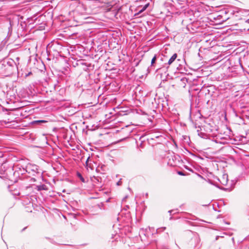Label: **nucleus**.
Here are the masks:
<instances>
[{
  "mask_svg": "<svg viewBox=\"0 0 249 249\" xmlns=\"http://www.w3.org/2000/svg\"><path fill=\"white\" fill-rule=\"evenodd\" d=\"M33 179H34L35 181L36 180V179H35V178H32Z\"/></svg>",
  "mask_w": 249,
  "mask_h": 249,
  "instance_id": "nucleus-37",
  "label": "nucleus"
},
{
  "mask_svg": "<svg viewBox=\"0 0 249 249\" xmlns=\"http://www.w3.org/2000/svg\"><path fill=\"white\" fill-rule=\"evenodd\" d=\"M36 188L38 191L46 190L47 187L45 184H41L36 186Z\"/></svg>",
  "mask_w": 249,
  "mask_h": 249,
  "instance_id": "nucleus-11",
  "label": "nucleus"
},
{
  "mask_svg": "<svg viewBox=\"0 0 249 249\" xmlns=\"http://www.w3.org/2000/svg\"><path fill=\"white\" fill-rule=\"evenodd\" d=\"M162 136L160 135V136H155V138H156V139H159L160 138V137H161Z\"/></svg>",
  "mask_w": 249,
  "mask_h": 249,
  "instance_id": "nucleus-27",
  "label": "nucleus"
},
{
  "mask_svg": "<svg viewBox=\"0 0 249 249\" xmlns=\"http://www.w3.org/2000/svg\"><path fill=\"white\" fill-rule=\"evenodd\" d=\"M198 132V135L200 136L201 138L203 139H206L207 137V135L205 133L202 132H198V130H197Z\"/></svg>",
  "mask_w": 249,
  "mask_h": 249,
  "instance_id": "nucleus-15",
  "label": "nucleus"
},
{
  "mask_svg": "<svg viewBox=\"0 0 249 249\" xmlns=\"http://www.w3.org/2000/svg\"><path fill=\"white\" fill-rule=\"evenodd\" d=\"M216 187L218 188L219 189L222 190H224V191H231V189L230 188H224V187H220V186H219L218 185H215L214 184Z\"/></svg>",
  "mask_w": 249,
  "mask_h": 249,
  "instance_id": "nucleus-17",
  "label": "nucleus"
},
{
  "mask_svg": "<svg viewBox=\"0 0 249 249\" xmlns=\"http://www.w3.org/2000/svg\"><path fill=\"white\" fill-rule=\"evenodd\" d=\"M19 169L21 172V175L27 173L30 175L33 176L37 175L40 177H42V172L41 170L39 169V167L36 164L28 163L27 164L25 168H22V170H21L20 168Z\"/></svg>",
  "mask_w": 249,
  "mask_h": 249,
  "instance_id": "nucleus-1",
  "label": "nucleus"
},
{
  "mask_svg": "<svg viewBox=\"0 0 249 249\" xmlns=\"http://www.w3.org/2000/svg\"><path fill=\"white\" fill-rule=\"evenodd\" d=\"M122 183V179H120L117 182L116 185L118 186L121 185Z\"/></svg>",
  "mask_w": 249,
  "mask_h": 249,
  "instance_id": "nucleus-23",
  "label": "nucleus"
},
{
  "mask_svg": "<svg viewBox=\"0 0 249 249\" xmlns=\"http://www.w3.org/2000/svg\"><path fill=\"white\" fill-rule=\"evenodd\" d=\"M149 6V3H146L142 8L141 9H140L139 11V13H142L145 11L148 7Z\"/></svg>",
  "mask_w": 249,
  "mask_h": 249,
  "instance_id": "nucleus-16",
  "label": "nucleus"
},
{
  "mask_svg": "<svg viewBox=\"0 0 249 249\" xmlns=\"http://www.w3.org/2000/svg\"><path fill=\"white\" fill-rule=\"evenodd\" d=\"M197 158H199V159H201V160H203V158H201L200 156H197Z\"/></svg>",
  "mask_w": 249,
  "mask_h": 249,
  "instance_id": "nucleus-33",
  "label": "nucleus"
},
{
  "mask_svg": "<svg viewBox=\"0 0 249 249\" xmlns=\"http://www.w3.org/2000/svg\"><path fill=\"white\" fill-rule=\"evenodd\" d=\"M219 238V236H216L215 237V240H217L218 239V238Z\"/></svg>",
  "mask_w": 249,
  "mask_h": 249,
  "instance_id": "nucleus-32",
  "label": "nucleus"
},
{
  "mask_svg": "<svg viewBox=\"0 0 249 249\" xmlns=\"http://www.w3.org/2000/svg\"><path fill=\"white\" fill-rule=\"evenodd\" d=\"M177 57H178V54L176 53H175L172 55V56L169 59H168L167 58V64L168 68L169 67V66L170 65H171L176 60V59L177 58Z\"/></svg>",
  "mask_w": 249,
  "mask_h": 249,
  "instance_id": "nucleus-7",
  "label": "nucleus"
},
{
  "mask_svg": "<svg viewBox=\"0 0 249 249\" xmlns=\"http://www.w3.org/2000/svg\"><path fill=\"white\" fill-rule=\"evenodd\" d=\"M27 227H24L23 229H22L21 231V232H23L26 229H27Z\"/></svg>",
  "mask_w": 249,
  "mask_h": 249,
  "instance_id": "nucleus-26",
  "label": "nucleus"
},
{
  "mask_svg": "<svg viewBox=\"0 0 249 249\" xmlns=\"http://www.w3.org/2000/svg\"><path fill=\"white\" fill-rule=\"evenodd\" d=\"M102 181V178L99 177H94L93 182L94 183L98 184L101 183Z\"/></svg>",
  "mask_w": 249,
  "mask_h": 249,
  "instance_id": "nucleus-10",
  "label": "nucleus"
},
{
  "mask_svg": "<svg viewBox=\"0 0 249 249\" xmlns=\"http://www.w3.org/2000/svg\"><path fill=\"white\" fill-rule=\"evenodd\" d=\"M226 223L227 224H229V223H228V222H226Z\"/></svg>",
  "mask_w": 249,
  "mask_h": 249,
  "instance_id": "nucleus-38",
  "label": "nucleus"
},
{
  "mask_svg": "<svg viewBox=\"0 0 249 249\" xmlns=\"http://www.w3.org/2000/svg\"><path fill=\"white\" fill-rule=\"evenodd\" d=\"M9 110H10V109L5 108L4 107H3V106H2L0 105V111H1L2 112H6V111H8Z\"/></svg>",
  "mask_w": 249,
  "mask_h": 249,
  "instance_id": "nucleus-18",
  "label": "nucleus"
},
{
  "mask_svg": "<svg viewBox=\"0 0 249 249\" xmlns=\"http://www.w3.org/2000/svg\"><path fill=\"white\" fill-rule=\"evenodd\" d=\"M184 168L187 169V170L190 171V172H193V170L192 169H191V168H190L189 167H188V166L187 165H184Z\"/></svg>",
  "mask_w": 249,
  "mask_h": 249,
  "instance_id": "nucleus-20",
  "label": "nucleus"
},
{
  "mask_svg": "<svg viewBox=\"0 0 249 249\" xmlns=\"http://www.w3.org/2000/svg\"><path fill=\"white\" fill-rule=\"evenodd\" d=\"M47 121L44 120H36L32 122V124H41L42 123H46Z\"/></svg>",
  "mask_w": 249,
  "mask_h": 249,
  "instance_id": "nucleus-13",
  "label": "nucleus"
},
{
  "mask_svg": "<svg viewBox=\"0 0 249 249\" xmlns=\"http://www.w3.org/2000/svg\"><path fill=\"white\" fill-rule=\"evenodd\" d=\"M45 238H46V239L49 240V241H50L51 243H53V244H54V243H55V242H54V241L52 239H51V238H49V237H45Z\"/></svg>",
  "mask_w": 249,
  "mask_h": 249,
  "instance_id": "nucleus-22",
  "label": "nucleus"
},
{
  "mask_svg": "<svg viewBox=\"0 0 249 249\" xmlns=\"http://www.w3.org/2000/svg\"><path fill=\"white\" fill-rule=\"evenodd\" d=\"M76 65L80 66H85L83 68V70L85 71H87L89 69L88 68L91 66V64L90 63L85 62L81 60L78 61L76 63Z\"/></svg>",
  "mask_w": 249,
  "mask_h": 249,
  "instance_id": "nucleus-6",
  "label": "nucleus"
},
{
  "mask_svg": "<svg viewBox=\"0 0 249 249\" xmlns=\"http://www.w3.org/2000/svg\"><path fill=\"white\" fill-rule=\"evenodd\" d=\"M166 229V227H162L160 229H159L157 230V232H158L159 230H161V231H164Z\"/></svg>",
  "mask_w": 249,
  "mask_h": 249,
  "instance_id": "nucleus-25",
  "label": "nucleus"
},
{
  "mask_svg": "<svg viewBox=\"0 0 249 249\" xmlns=\"http://www.w3.org/2000/svg\"><path fill=\"white\" fill-rule=\"evenodd\" d=\"M9 24H10V26L8 27V34H7V36H9V37H10L11 36L12 33V22L10 20L9 21Z\"/></svg>",
  "mask_w": 249,
  "mask_h": 249,
  "instance_id": "nucleus-12",
  "label": "nucleus"
},
{
  "mask_svg": "<svg viewBox=\"0 0 249 249\" xmlns=\"http://www.w3.org/2000/svg\"><path fill=\"white\" fill-rule=\"evenodd\" d=\"M177 174L180 176H185L186 174L182 171H178L177 172Z\"/></svg>",
  "mask_w": 249,
  "mask_h": 249,
  "instance_id": "nucleus-19",
  "label": "nucleus"
},
{
  "mask_svg": "<svg viewBox=\"0 0 249 249\" xmlns=\"http://www.w3.org/2000/svg\"><path fill=\"white\" fill-rule=\"evenodd\" d=\"M154 139H155L154 138H152L151 140H154Z\"/></svg>",
  "mask_w": 249,
  "mask_h": 249,
  "instance_id": "nucleus-36",
  "label": "nucleus"
},
{
  "mask_svg": "<svg viewBox=\"0 0 249 249\" xmlns=\"http://www.w3.org/2000/svg\"><path fill=\"white\" fill-rule=\"evenodd\" d=\"M246 23L249 24V18L245 21Z\"/></svg>",
  "mask_w": 249,
  "mask_h": 249,
  "instance_id": "nucleus-31",
  "label": "nucleus"
},
{
  "mask_svg": "<svg viewBox=\"0 0 249 249\" xmlns=\"http://www.w3.org/2000/svg\"><path fill=\"white\" fill-rule=\"evenodd\" d=\"M76 175H77V177L80 179V180L82 182H84V183L86 182V180H85V178H83V177L82 176V175H81V174L80 173L77 172Z\"/></svg>",
  "mask_w": 249,
  "mask_h": 249,
  "instance_id": "nucleus-14",
  "label": "nucleus"
},
{
  "mask_svg": "<svg viewBox=\"0 0 249 249\" xmlns=\"http://www.w3.org/2000/svg\"><path fill=\"white\" fill-rule=\"evenodd\" d=\"M167 58V57L165 55L158 54V65H159V67H163L168 68ZM158 69H160V68Z\"/></svg>",
  "mask_w": 249,
  "mask_h": 249,
  "instance_id": "nucleus-3",
  "label": "nucleus"
},
{
  "mask_svg": "<svg viewBox=\"0 0 249 249\" xmlns=\"http://www.w3.org/2000/svg\"><path fill=\"white\" fill-rule=\"evenodd\" d=\"M189 153H190V155H191L193 157H196V155H195V154H193V153H191V152H189Z\"/></svg>",
  "mask_w": 249,
  "mask_h": 249,
  "instance_id": "nucleus-28",
  "label": "nucleus"
},
{
  "mask_svg": "<svg viewBox=\"0 0 249 249\" xmlns=\"http://www.w3.org/2000/svg\"><path fill=\"white\" fill-rule=\"evenodd\" d=\"M31 74H32V72H29L28 74H26L25 76L27 77V76H29V75H30Z\"/></svg>",
  "mask_w": 249,
  "mask_h": 249,
  "instance_id": "nucleus-30",
  "label": "nucleus"
},
{
  "mask_svg": "<svg viewBox=\"0 0 249 249\" xmlns=\"http://www.w3.org/2000/svg\"><path fill=\"white\" fill-rule=\"evenodd\" d=\"M174 212V210H169L168 211V213H170V214L172 213V212Z\"/></svg>",
  "mask_w": 249,
  "mask_h": 249,
  "instance_id": "nucleus-29",
  "label": "nucleus"
},
{
  "mask_svg": "<svg viewBox=\"0 0 249 249\" xmlns=\"http://www.w3.org/2000/svg\"><path fill=\"white\" fill-rule=\"evenodd\" d=\"M200 238L197 234H194L188 243L189 247L191 248L199 247Z\"/></svg>",
  "mask_w": 249,
  "mask_h": 249,
  "instance_id": "nucleus-2",
  "label": "nucleus"
},
{
  "mask_svg": "<svg viewBox=\"0 0 249 249\" xmlns=\"http://www.w3.org/2000/svg\"><path fill=\"white\" fill-rule=\"evenodd\" d=\"M156 62L158 63V54H155L152 58L151 62L150 67L152 68L153 67H154L155 64H156Z\"/></svg>",
  "mask_w": 249,
  "mask_h": 249,
  "instance_id": "nucleus-8",
  "label": "nucleus"
},
{
  "mask_svg": "<svg viewBox=\"0 0 249 249\" xmlns=\"http://www.w3.org/2000/svg\"><path fill=\"white\" fill-rule=\"evenodd\" d=\"M192 82V80L190 79L189 78H187L186 77H183L180 79V81L178 83L180 87L183 88H185L186 87V83H191Z\"/></svg>",
  "mask_w": 249,
  "mask_h": 249,
  "instance_id": "nucleus-5",
  "label": "nucleus"
},
{
  "mask_svg": "<svg viewBox=\"0 0 249 249\" xmlns=\"http://www.w3.org/2000/svg\"><path fill=\"white\" fill-rule=\"evenodd\" d=\"M145 141V136H142L139 138V141L136 140V143L137 144V146L138 148H143L144 147V142Z\"/></svg>",
  "mask_w": 249,
  "mask_h": 249,
  "instance_id": "nucleus-4",
  "label": "nucleus"
},
{
  "mask_svg": "<svg viewBox=\"0 0 249 249\" xmlns=\"http://www.w3.org/2000/svg\"><path fill=\"white\" fill-rule=\"evenodd\" d=\"M178 1H185V0H177Z\"/></svg>",
  "mask_w": 249,
  "mask_h": 249,
  "instance_id": "nucleus-34",
  "label": "nucleus"
},
{
  "mask_svg": "<svg viewBox=\"0 0 249 249\" xmlns=\"http://www.w3.org/2000/svg\"><path fill=\"white\" fill-rule=\"evenodd\" d=\"M201 91L205 93V95L207 94H211L210 90L208 89L207 87H204V86L202 87Z\"/></svg>",
  "mask_w": 249,
  "mask_h": 249,
  "instance_id": "nucleus-9",
  "label": "nucleus"
},
{
  "mask_svg": "<svg viewBox=\"0 0 249 249\" xmlns=\"http://www.w3.org/2000/svg\"><path fill=\"white\" fill-rule=\"evenodd\" d=\"M239 118L242 120V121H243V120L241 117H239Z\"/></svg>",
  "mask_w": 249,
  "mask_h": 249,
  "instance_id": "nucleus-35",
  "label": "nucleus"
},
{
  "mask_svg": "<svg viewBox=\"0 0 249 249\" xmlns=\"http://www.w3.org/2000/svg\"><path fill=\"white\" fill-rule=\"evenodd\" d=\"M7 64L10 66H12V65L14 63V62L13 61V62H11V61H8L7 62Z\"/></svg>",
  "mask_w": 249,
  "mask_h": 249,
  "instance_id": "nucleus-24",
  "label": "nucleus"
},
{
  "mask_svg": "<svg viewBox=\"0 0 249 249\" xmlns=\"http://www.w3.org/2000/svg\"><path fill=\"white\" fill-rule=\"evenodd\" d=\"M116 236H118L116 234H112L111 235V239H114L115 240H116L117 239V237H116Z\"/></svg>",
  "mask_w": 249,
  "mask_h": 249,
  "instance_id": "nucleus-21",
  "label": "nucleus"
}]
</instances>
